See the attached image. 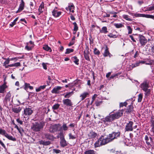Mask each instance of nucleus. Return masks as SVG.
I'll list each match as a JSON object with an SVG mask.
<instances>
[{"label":"nucleus","instance_id":"obj_1","mask_svg":"<svg viewBox=\"0 0 154 154\" xmlns=\"http://www.w3.org/2000/svg\"><path fill=\"white\" fill-rule=\"evenodd\" d=\"M123 112V110H119L116 112L112 111L105 118L102 119L101 120L106 125H108L112 123L114 120L118 119L122 116Z\"/></svg>","mask_w":154,"mask_h":154},{"label":"nucleus","instance_id":"obj_2","mask_svg":"<svg viewBox=\"0 0 154 154\" xmlns=\"http://www.w3.org/2000/svg\"><path fill=\"white\" fill-rule=\"evenodd\" d=\"M45 123L43 122H37L32 123L31 129L35 132H38L42 129L45 126Z\"/></svg>","mask_w":154,"mask_h":154},{"label":"nucleus","instance_id":"obj_3","mask_svg":"<svg viewBox=\"0 0 154 154\" xmlns=\"http://www.w3.org/2000/svg\"><path fill=\"white\" fill-rule=\"evenodd\" d=\"M141 88L143 90L146 92L145 94L150 93V90L148 89L149 88L148 85L146 82H144L141 84Z\"/></svg>","mask_w":154,"mask_h":154},{"label":"nucleus","instance_id":"obj_4","mask_svg":"<svg viewBox=\"0 0 154 154\" xmlns=\"http://www.w3.org/2000/svg\"><path fill=\"white\" fill-rule=\"evenodd\" d=\"M120 133L119 132H112L111 134H109L108 137H109L111 141H112L114 139L119 137L120 135Z\"/></svg>","mask_w":154,"mask_h":154},{"label":"nucleus","instance_id":"obj_5","mask_svg":"<svg viewBox=\"0 0 154 154\" xmlns=\"http://www.w3.org/2000/svg\"><path fill=\"white\" fill-rule=\"evenodd\" d=\"M133 122L132 121H129L128 123H127L125 128V131H133Z\"/></svg>","mask_w":154,"mask_h":154},{"label":"nucleus","instance_id":"obj_6","mask_svg":"<svg viewBox=\"0 0 154 154\" xmlns=\"http://www.w3.org/2000/svg\"><path fill=\"white\" fill-rule=\"evenodd\" d=\"M60 129L59 124H54L51 125L50 128V131L51 133H54L55 132L58 131Z\"/></svg>","mask_w":154,"mask_h":154},{"label":"nucleus","instance_id":"obj_7","mask_svg":"<svg viewBox=\"0 0 154 154\" xmlns=\"http://www.w3.org/2000/svg\"><path fill=\"white\" fill-rule=\"evenodd\" d=\"M139 38L140 44L142 46H144L147 42V40L144 36L142 35H139Z\"/></svg>","mask_w":154,"mask_h":154},{"label":"nucleus","instance_id":"obj_8","mask_svg":"<svg viewBox=\"0 0 154 154\" xmlns=\"http://www.w3.org/2000/svg\"><path fill=\"white\" fill-rule=\"evenodd\" d=\"M62 101L63 104L67 107L72 106L73 105L71 100L69 99H64Z\"/></svg>","mask_w":154,"mask_h":154},{"label":"nucleus","instance_id":"obj_9","mask_svg":"<svg viewBox=\"0 0 154 154\" xmlns=\"http://www.w3.org/2000/svg\"><path fill=\"white\" fill-rule=\"evenodd\" d=\"M60 143L61 146L63 147L66 146L67 145V144L63 135H60Z\"/></svg>","mask_w":154,"mask_h":154},{"label":"nucleus","instance_id":"obj_10","mask_svg":"<svg viewBox=\"0 0 154 154\" xmlns=\"http://www.w3.org/2000/svg\"><path fill=\"white\" fill-rule=\"evenodd\" d=\"M100 138L101 140L102 145H104L111 141V140H110L109 137H108L105 138L103 136H102Z\"/></svg>","mask_w":154,"mask_h":154},{"label":"nucleus","instance_id":"obj_11","mask_svg":"<svg viewBox=\"0 0 154 154\" xmlns=\"http://www.w3.org/2000/svg\"><path fill=\"white\" fill-rule=\"evenodd\" d=\"M89 48L87 47L85 48V50L84 51V54L85 59L88 61L90 60V58L89 56L90 52L89 51Z\"/></svg>","mask_w":154,"mask_h":154},{"label":"nucleus","instance_id":"obj_12","mask_svg":"<svg viewBox=\"0 0 154 154\" xmlns=\"http://www.w3.org/2000/svg\"><path fill=\"white\" fill-rule=\"evenodd\" d=\"M8 88L6 85V82L4 80V82L3 85L0 86V93H4L5 92L6 89Z\"/></svg>","mask_w":154,"mask_h":154},{"label":"nucleus","instance_id":"obj_13","mask_svg":"<svg viewBox=\"0 0 154 154\" xmlns=\"http://www.w3.org/2000/svg\"><path fill=\"white\" fill-rule=\"evenodd\" d=\"M32 110L31 108H26L24 109V114L26 116H30L32 113Z\"/></svg>","mask_w":154,"mask_h":154},{"label":"nucleus","instance_id":"obj_14","mask_svg":"<svg viewBox=\"0 0 154 154\" xmlns=\"http://www.w3.org/2000/svg\"><path fill=\"white\" fill-rule=\"evenodd\" d=\"M62 87L59 86H57L54 87L51 92L53 94H57L60 92V90L62 89Z\"/></svg>","mask_w":154,"mask_h":154},{"label":"nucleus","instance_id":"obj_15","mask_svg":"<svg viewBox=\"0 0 154 154\" xmlns=\"http://www.w3.org/2000/svg\"><path fill=\"white\" fill-rule=\"evenodd\" d=\"M11 96V94L9 91L6 95L4 101L6 104L7 105L8 102L10 101Z\"/></svg>","mask_w":154,"mask_h":154},{"label":"nucleus","instance_id":"obj_16","mask_svg":"<svg viewBox=\"0 0 154 154\" xmlns=\"http://www.w3.org/2000/svg\"><path fill=\"white\" fill-rule=\"evenodd\" d=\"M74 6L72 3H71L69 4L68 7L66 8V9L67 11L69 10L70 12L73 13L74 12Z\"/></svg>","mask_w":154,"mask_h":154},{"label":"nucleus","instance_id":"obj_17","mask_svg":"<svg viewBox=\"0 0 154 154\" xmlns=\"http://www.w3.org/2000/svg\"><path fill=\"white\" fill-rule=\"evenodd\" d=\"M89 94L87 92H85L81 94L80 96L81 100H83L86 97H89Z\"/></svg>","mask_w":154,"mask_h":154},{"label":"nucleus","instance_id":"obj_18","mask_svg":"<svg viewBox=\"0 0 154 154\" xmlns=\"http://www.w3.org/2000/svg\"><path fill=\"white\" fill-rule=\"evenodd\" d=\"M52 15L55 17H58L61 14V12L57 11V10L54 9L52 12Z\"/></svg>","mask_w":154,"mask_h":154},{"label":"nucleus","instance_id":"obj_19","mask_svg":"<svg viewBox=\"0 0 154 154\" xmlns=\"http://www.w3.org/2000/svg\"><path fill=\"white\" fill-rule=\"evenodd\" d=\"M21 108L20 106H14L12 108V110L14 113H18L20 112L21 110Z\"/></svg>","mask_w":154,"mask_h":154},{"label":"nucleus","instance_id":"obj_20","mask_svg":"<svg viewBox=\"0 0 154 154\" xmlns=\"http://www.w3.org/2000/svg\"><path fill=\"white\" fill-rule=\"evenodd\" d=\"M21 3L20 4L17 11L20 12L23 10L24 9L25 3L23 0H21Z\"/></svg>","mask_w":154,"mask_h":154},{"label":"nucleus","instance_id":"obj_21","mask_svg":"<svg viewBox=\"0 0 154 154\" xmlns=\"http://www.w3.org/2000/svg\"><path fill=\"white\" fill-rule=\"evenodd\" d=\"M44 4L43 2H42L40 6L38 8V11L39 12V15H40V14L42 13L44 10Z\"/></svg>","mask_w":154,"mask_h":154},{"label":"nucleus","instance_id":"obj_22","mask_svg":"<svg viewBox=\"0 0 154 154\" xmlns=\"http://www.w3.org/2000/svg\"><path fill=\"white\" fill-rule=\"evenodd\" d=\"M133 107L132 105H130L128 106L126 112L127 113H129L131 112H133Z\"/></svg>","mask_w":154,"mask_h":154},{"label":"nucleus","instance_id":"obj_23","mask_svg":"<svg viewBox=\"0 0 154 154\" xmlns=\"http://www.w3.org/2000/svg\"><path fill=\"white\" fill-rule=\"evenodd\" d=\"M45 137L48 140H53L54 139V136L53 135H51L49 134L45 133L44 134Z\"/></svg>","mask_w":154,"mask_h":154},{"label":"nucleus","instance_id":"obj_24","mask_svg":"<svg viewBox=\"0 0 154 154\" xmlns=\"http://www.w3.org/2000/svg\"><path fill=\"white\" fill-rule=\"evenodd\" d=\"M74 92L72 91L70 92H66L63 94L64 97L65 98H68L70 97L73 94Z\"/></svg>","mask_w":154,"mask_h":154},{"label":"nucleus","instance_id":"obj_25","mask_svg":"<svg viewBox=\"0 0 154 154\" xmlns=\"http://www.w3.org/2000/svg\"><path fill=\"white\" fill-rule=\"evenodd\" d=\"M102 145L101 142V140L100 139V138H99L94 144V147L95 148L100 147V146Z\"/></svg>","mask_w":154,"mask_h":154},{"label":"nucleus","instance_id":"obj_26","mask_svg":"<svg viewBox=\"0 0 154 154\" xmlns=\"http://www.w3.org/2000/svg\"><path fill=\"white\" fill-rule=\"evenodd\" d=\"M103 56L104 57H107L109 56V57H111L112 56V55L109 52L108 48L107 46H106V48L104 52Z\"/></svg>","mask_w":154,"mask_h":154},{"label":"nucleus","instance_id":"obj_27","mask_svg":"<svg viewBox=\"0 0 154 154\" xmlns=\"http://www.w3.org/2000/svg\"><path fill=\"white\" fill-rule=\"evenodd\" d=\"M88 136L91 138H94L97 137V134L94 132L91 131L88 134Z\"/></svg>","mask_w":154,"mask_h":154},{"label":"nucleus","instance_id":"obj_28","mask_svg":"<svg viewBox=\"0 0 154 154\" xmlns=\"http://www.w3.org/2000/svg\"><path fill=\"white\" fill-rule=\"evenodd\" d=\"M69 88H71L74 86H76L78 85V81H75L72 83L69 84Z\"/></svg>","mask_w":154,"mask_h":154},{"label":"nucleus","instance_id":"obj_29","mask_svg":"<svg viewBox=\"0 0 154 154\" xmlns=\"http://www.w3.org/2000/svg\"><path fill=\"white\" fill-rule=\"evenodd\" d=\"M5 137L9 140H12L13 141H15L16 140V139L15 137H13L12 136L9 135L8 134H7V135Z\"/></svg>","mask_w":154,"mask_h":154},{"label":"nucleus","instance_id":"obj_30","mask_svg":"<svg viewBox=\"0 0 154 154\" xmlns=\"http://www.w3.org/2000/svg\"><path fill=\"white\" fill-rule=\"evenodd\" d=\"M39 143L40 144L45 146L51 144V142L49 141H44L42 140L39 141Z\"/></svg>","mask_w":154,"mask_h":154},{"label":"nucleus","instance_id":"obj_31","mask_svg":"<svg viewBox=\"0 0 154 154\" xmlns=\"http://www.w3.org/2000/svg\"><path fill=\"white\" fill-rule=\"evenodd\" d=\"M73 61L77 65L79 64V59L76 56L72 57L71 58Z\"/></svg>","mask_w":154,"mask_h":154},{"label":"nucleus","instance_id":"obj_32","mask_svg":"<svg viewBox=\"0 0 154 154\" xmlns=\"http://www.w3.org/2000/svg\"><path fill=\"white\" fill-rule=\"evenodd\" d=\"M144 140L146 141V143L148 146H150L151 145L150 142H149V138L147 135L145 136Z\"/></svg>","mask_w":154,"mask_h":154},{"label":"nucleus","instance_id":"obj_33","mask_svg":"<svg viewBox=\"0 0 154 154\" xmlns=\"http://www.w3.org/2000/svg\"><path fill=\"white\" fill-rule=\"evenodd\" d=\"M107 29V28L106 26H103L102 28L100 30V32L106 34L108 32Z\"/></svg>","mask_w":154,"mask_h":154},{"label":"nucleus","instance_id":"obj_34","mask_svg":"<svg viewBox=\"0 0 154 154\" xmlns=\"http://www.w3.org/2000/svg\"><path fill=\"white\" fill-rule=\"evenodd\" d=\"M43 48L45 50L50 52H51L52 51L51 48L47 45H44Z\"/></svg>","mask_w":154,"mask_h":154},{"label":"nucleus","instance_id":"obj_35","mask_svg":"<svg viewBox=\"0 0 154 154\" xmlns=\"http://www.w3.org/2000/svg\"><path fill=\"white\" fill-rule=\"evenodd\" d=\"M7 134L8 133H6V131L5 130L3 129L2 128H0V134L6 137V136L7 135Z\"/></svg>","mask_w":154,"mask_h":154},{"label":"nucleus","instance_id":"obj_36","mask_svg":"<svg viewBox=\"0 0 154 154\" xmlns=\"http://www.w3.org/2000/svg\"><path fill=\"white\" fill-rule=\"evenodd\" d=\"M9 66L10 67H18L20 66V62H17L12 64H10Z\"/></svg>","mask_w":154,"mask_h":154},{"label":"nucleus","instance_id":"obj_37","mask_svg":"<svg viewBox=\"0 0 154 154\" xmlns=\"http://www.w3.org/2000/svg\"><path fill=\"white\" fill-rule=\"evenodd\" d=\"M123 18L127 20L131 21L132 20L130 18V17L128 15H124L123 16Z\"/></svg>","mask_w":154,"mask_h":154},{"label":"nucleus","instance_id":"obj_38","mask_svg":"<svg viewBox=\"0 0 154 154\" xmlns=\"http://www.w3.org/2000/svg\"><path fill=\"white\" fill-rule=\"evenodd\" d=\"M30 44L31 45H32V46L31 47H29L27 45L26 46L25 48L28 50H31L32 47H33L34 45V42L32 41H30L29 42Z\"/></svg>","mask_w":154,"mask_h":154},{"label":"nucleus","instance_id":"obj_39","mask_svg":"<svg viewBox=\"0 0 154 154\" xmlns=\"http://www.w3.org/2000/svg\"><path fill=\"white\" fill-rule=\"evenodd\" d=\"M145 14H140L139 13H135L134 15V16L136 17H145Z\"/></svg>","mask_w":154,"mask_h":154},{"label":"nucleus","instance_id":"obj_40","mask_svg":"<svg viewBox=\"0 0 154 154\" xmlns=\"http://www.w3.org/2000/svg\"><path fill=\"white\" fill-rule=\"evenodd\" d=\"M85 154H95V152L92 150H89L85 151Z\"/></svg>","mask_w":154,"mask_h":154},{"label":"nucleus","instance_id":"obj_41","mask_svg":"<svg viewBox=\"0 0 154 154\" xmlns=\"http://www.w3.org/2000/svg\"><path fill=\"white\" fill-rule=\"evenodd\" d=\"M18 17H17L14 20V21L10 24V26L11 27H13L14 25L16 24V22L18 20Z\"/></svg>","mask_w":154,"mask_h":154},{"label":"nucleus","instance_id":"obj_42","mask_svg":"<svg viewBox=\"0 0 154 154\" xmlns=\"http://www.w3.org/2000/svg\"><path fill=\"white\" fill-rule=\"evenodd\" d=\"M73 24L74 25L73 31L75 32V33L78 30V28L77 26V25L76 22H74L73 23Z\"/></svg>","mask_w":154,"mask_h":154},{"label":"nucleus","instance_id":"obj_43","mask_svg":"<svg viewBox=\"0 0 154 154\" xmlns=\"http://www.w3.org/2000/svg\"><path fill=\"white\" fill-rule=\"evenodd\" d=\"M94 54L97 55H99L100 54L99 51L96 48L94 49Z\"/></svg>","mask_w":154,"mask_h":154},{"label":"nucleus","instance_id":"obj_44","mask_svg":"<svg viewBox=\"0 0 154 154\" xmlns=\"http://www.w3.org/2000/svg\"><path fill=\"white\" fill-rule=\"evenodd\" d=\"M60 106V105L58 103L56 104L52 107V109L53 110H57L58 109Z\"/></svg>","mask_w":154,"mask_h":154},{"label":"nucleus","instance_id":"obj_45","mask_svg":"<svg viewBox=\"0 0 154 154\" xmlns=\"http://www.w3.org/2000/svg\"><path fill=\"white\" fill-rule=\"evenodd\" d=\"M62 128L63 130L65 131L68 130V127L66 126V124L64 123L62 126Z\"/></svg>","mask_w":154,"mask_h":154},{"label":"nucleus","instance_id":"obj_46","mask_svg":"<svg viewBox=\"0 0 154 154\" xmlns=\"http://www.w3.org/2000/svg\"><path fill=\"white\" fill-rule=\"evenodd\" d=\"M114 25L117 28L122 27L123 25L121 23H115Z\"/></svg>","mask_w":154,"mask_h":154},{"label":"nucleus","instance_id":"obj_47","mask_svg":"<svg viewBox=\"0 0 154 154\" xmlns=\"http://www.w3.org/2000/svg\"><path fill=\"white\" fill-rule=\"evenodd\" d=\"M3 59L6 60L3 63V64L4 65H7L9 63L10 59V60L9 58H4Z\"/></svg>","mask_w":154,"mask_h":154},{"label":"nucleus","instance_id":"obj_48","mask_svg":"<svg viewBox=\"0 0 154 154\" xmlns=\"http://www.w3.org/2000/svg\"><path fill=\"white\" fill-rule=\"evenodd\" d=\"M145 17L152 19L154 20V15L150 14H145Z\"/></svg>","mask_w":154,"mask_h":154},{"label":"nucleus","instance_id":"obj_49","mask_svg":"<svg viewBox=\"0 0 154 154\" xmlns=\"http://www.w3.org/2000/svg\"><path fill=\"white\" fill-rule=\"evenodd\" d=\"M139 65V63H133L131 64V65H130V66H131V69Z\"/></svg>","mask_w":154,"mask_h":154},{"label":"nucleus","instance_id":"obj_50","mask_svg":"<svg viewBox=\"0 0 154 154\" xmlns=\"http://www.w3.org/2000/svg\"><path fill=\"white\" fill-rule=\"evenodd\" d=\"M73 49L67 48L66 49V51L65 53V54H69L73 51Z\"/></svg>","mask_w":154,"mask_h":154},{"label":"nucleus","instance_id":"obj_51","mask_svg":"<svg viewBox=\"0 0 154 154\" xmlns=\"http://www.w3.org/2000/svg\"><path fill=\"white\" fill-rule=\"evenodd\" d=\"M143 98V95L141 94H140L138 96V102H140L141 101Z\"/></svg>","mask_w":154,"mask_h":154},{"label":"nucleus","instance_id":"obj_52","mask_svg":"<svg viewBox=\"0 0 154 154\" xmlns=\"http://www.w3.org/2000/svg\"><path fill=\"white\" fill-rule=\"evenodd\" d=\"M18 131L20 134L21 136H22L23 135V133L24 132V130L23 128L21 127H20Z\"/></svg>","mask_w":154,"mask_h":154},{"label":"nucleus","instance_id":"obj_53","mask_svg":"<svg viewBox=\"0 0 154 154\" xmlns=\"http://www.w3.org/2000/svg\"><path fill=\"white\" fill-rule=\"evenodd\" d=\"M69 139H75L76 137L75 135H73L71 133H70L69 134Z\"/></svg>","mask_w":154,"mask_h":154},{"label":"nucleus","instance_id":"obj_54","mask_svg":"<svg viewBox=\"0 0 154 154\" xmlns=\"http://www.w3.org/2000/svg\"><path fill=\"white\" fill-rule=\"evenodd\" d=\"M127 29L128 31V34H131L132 33V29L130 26H128L127 27Z\"/></svg>","mask_w":154,"mask_h":154},{"label":"nucleus","instance_id":"obj_55","mask_svg":"<svg viewBox=\"0 0 154 154\" xmlns=\"http://www.w3.org/2000/svg\"><path fill=\"white\" fill-rule=\"evenodd\" d=\"M127 105V103L126 102H125L124 103H120V107H122L124 106H126Z\"/></svg>","mask_w":154,"mask_h":154},{"label":"nucleus","instance_id":"obj_56","mask_svg":"<svg viewBox=\"0 0 154 154\" xmlns=\"http://www.w3.org/2000/svg\"><path fill=\"white\" fill-rule=\"evenodd\" d=\"M107 36L111 38H116L117 37V36L116 35H113L111 33H110Z\"/></svg>","mask_w":154,"mask_h":154},{"label":"nucleus","instance_id":"obj_57","mask_svg":"<svg viewBox=\"0 0 154 154\" xmlns=\"http://www.w3.org/2000/svg\"><path fill=\"white\" fill-rule=\"evenodd\" d=\"M53 152L55 153L56 154L59 153L61 152L60 150L56 149H54L53 150Z\"/></svg>","mask_w":154,"mask_h":154},{"label":"nucleus","instance_id":"obj_58","mask_svg":"<svg viewBox=\"0 0 154 154\" xmlns=\"http://www.w3.org/2000/svg\"><path fill=\"white\" fill-rule=\"evenodd\" d=\"M30 85L29 84L27 83H25L24 84V88L25 90H27L28 88L29 85Z\"/></svg>","mask_w":154,"mask_h":154},{"label":"nucleus","instance_id":"obj_59","mask_svg":"<svg viewBox=\"0 0 154 154\" xmlns=\"http://www.w3.org/2000/svg\"><path fill=\"white\" fill-rule=\"evenodd\" d=\"M111 154H122L119 152H118L117 151H114L112 152V150L110 152Z\"/></svg>","mask_w":154,"mask_h":154},{"label":"nucleus","instance_id":"obj_60","mask_svg":"<svg viewBox=\"0 0 154 154\" xmlns=\"http://www.w3.org/2000/svg\"><path fill=\"white\" fill-rule=\"evenodd\" d=\"M16 121L17 122L19 123L20 125H22L23 124V122L21 121L19 119H17Z\"/></svg>","mask_w":154,"mask_h":154},{"label":"nucleus","instance_id":"obj_61","mask_svg":"<svg viewBox=\"0 0 154 154\" xmlns=\"http://www.w3.org/2000/svg\"><path fill=\"white\" fill-rule=\"evenodd\" d=\"M0 144L5 149H6V147L4 143L0 140Z\"/></svg>","mask_w":154,"mask_h":154},{"label":"nucleus","instance_id":"obj_62","mask_svg":"<svg viewBox=\"0 0 154 154\" xmlns=\"http://www.w3.org/2000/svg\"><path fill=\"white\" fill-rule=\"evenodd\" d=\"M19 59L18 57H15L13 58H11L10 59L11 60H14L15 61H16L17 60Z\"/></svg>","mask_w":154,"mask_h":154},{"label":"nucleus","instance_id":"obj_63","mask_svg":"<svg viewBox=\"0 0 154 154\" xmlns=\"http://www.w3.org/2000/svg\"><path fill=\"white\" fill-rule=\"evenodd\" d=\"M97 94H94V95L93 96L92 98V100H94L97 97Z\"/></svg>","mask_w":154,"mask_h":154},{"label":"nucleus","instance_id":"obj_64","mask_svg":"<svg viewBox=\"0 0 154 154\" xmlns=\"http://www.w3.org/2000/svg\"><path fill=\"white\" fill-rule=\"evenodd\" d=\"M129 37H130L131 38V39L132 40V41L134 42H136V40H135L134 38V37H133V36H132V35H129Z\"/></svg>","mask_w":154,"mask_h":154}]
</instances>
